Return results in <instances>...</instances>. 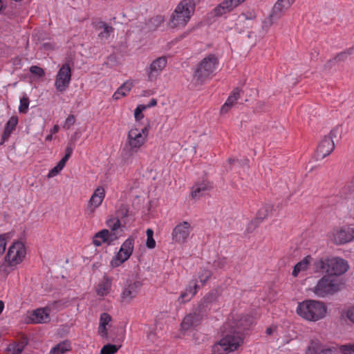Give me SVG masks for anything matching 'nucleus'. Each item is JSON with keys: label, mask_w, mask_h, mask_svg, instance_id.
<instances>
[{"label": "nucleus", "mask_w": 354, "mask_h": 354, "mask_svg": "<svg viewBox=\"0 0 354 354\" xmlns=\"http://www.w3.org/2000/svg\"><path fill=\"white\" fill-rule=\"evenodd\" d=\"M252 318L242 314L232 315L227 323L229 331L212 348V354H227L238 349L243 342L239 330L249 326Z\"/></svg>", "instance_id": "1"}, {"label": "nucleus", "mask_w": 354, "mask_h": 354, "mask_svg": "<svg viewBox=\"0 0 354 354\" xmlns=\"http://www.w3.org/2000/svg\"><path fill=\"white\" fill-rule=\"evenodd\" d=\"M295 311L303 319L316 322L327 316L328 306L322 301L306 299L297 304Z\"/></svg>", "instance_id": "2"}, {"label": "nucleus", "mask_w": 354, "mask_h": 354, "mask_svg": "<svg viewBox=\"0 0 354 354\" xmlns=\"http://www.w3.org/2000/svg\"><path fill=\"white\" fill-rule=\"evenodd\" d=\"M149 124L137 123L133 125L128 131L125 147L123 153L125 155H133L137 153L146 143L149 133Z\"/></svg>", "instance_id": "3"}, {"label": "nucleus", "mask_w": 354, "mask_h": 354, "mask_svg": "<svg viewBox=\"0 0 354 354\" xmlns=\"http://www.w3.org/2000/svg\"><path fill=\"white\" fill-rule=\"evenodd\" d=\"M348 262L342 258L334 256L317 259L313 262L315 272H324L328 276L335 277L344 274L348 269Z\"/></svg>", "instance_id": "4"}, {"label": "nucleus", "mask_w": 354, "mask_h": 354, "mask_svg": "<svg viewBox=\"0 0 354 354\" xmlns=\"http://www.w3.org/2000/svg\"><path fill=\"white\" fill-rule=\"evenodd\" d=\"M195 8L194 0H181L171 15L169 27L175 30L184 28L194 15Z\"/></svg>", "instance_id": "5"}, {"label": "nucleus", "mask_w": 354, "mask_h": 354, "mask_svg": "<svg viewBox=\"0 0 354 354\" xmlns=\"http://www.w3.org/2000/svg\"><path fill=\"white\" fill-rule=\"evenodd\" d=\"M26 249L21 241H15L8 248L3 261L0 264V273L8 275L15 270L26 258Z\"/></svg>", "instance_id": "6"}, {"label": "nucleus", "mask_w": 354, "mask_h": 354, "mask_svg": "<svg viewBox=\"0 0 354 354\" xmlns=\"http://www.w3.org/2000/svg\"><path fill=\"white\" fill-rule=\"evenodd\" d=\"M342 282L336 277L324 275L319 279L317 284L309 289L315 295L324 298L339 292Z\"/></svg>", "instance_id": "7"}, {"label": "nucleus", "mask_w": 354, "mask_h": 354, "mask_svg": "<svg viewBox=\"0 0 354 354\" xmlns=\"http://www.w3.org/2000/svg\"><path fill=\"white\" fill-rule=\"evenodd\" d=\"M218 64V58L214 55L205 57L198 64L194 72V78L199 82H203L216 70Z\"/></svg>", "instance_id": "8"}, {"label": "nucleus", "mask_w": 354, "mask_h": 354, "mask_svg": "<svg viewBox=\"0 0 354 354\" xmlns=\"http://www.w3.org/2000/svg\"><path fill=\"white\" fill-rule=\"evenodd\" d=\"M136 237L129 236L121 245L118 252L110 261L112 268H117L127 261L132 255L134 250Z\"/></svg>", "instance_id": "9"}, {"label": "nucleus", "mask_w": 354, "mask_h": 354, "mask_svg": "<svg viewBox=\"0 0 354 354\" xmlns=\"http://www.w3.org/2000/svg\"><path fill=\"white\" fill-rule=\"evenodd\" d=\"M106 190L103 186H97L92 193L88 201L85 213L89 216H93L97 208H99L105 198Z\"/></svg>", "instance_id": "10"}, {"label": "nucleus", "mask_w": 354, "mask_h": 354, "mask_svg": "<svg viewBox=\"0 0 354 354\" xmlns=\"http://www.w3.org/2000/svg\"><path fill=\"white\" fill-rule=\"evenodd\" d=\"M354 239V227L351 225H344L334 229L332 240L337 245H344Z\"/></svg>", "instance_id": "11"}, {"label": "nucleus", "mask_w": 354, "mask_h": 354, "mask_svg": "<svg viewBox=\"0 0 354 354\" xmlns=\"http://www.w3.org/2000/svg\"><path fill=\"white\" fill-rule=\"evenodd\" d=\"M71 80V69L68 64H63L59 69L55 80V86L59 92L65 91Z\"/></svg>", "instance_id": "12"}, {"label": "nucleus", "mask_w": 354, "mask_h": 354, "mask_svg": "<svg viewBox=\"0 0 354 354\" xmlns=\"http://www.w3.org/2000/svg\"><path fill=\"white\" fill-rule=\"evenodd\" d=\"M167 64V58L165 56L159 57L153 60L145 71L147 81L155 82L164 71Z\"/></svg>", "instance_id": "13"}, {"label": "nucleus", "mask_w": 354, "mask_h": 354, "mask_svg": "<svg viewBox=\"0 0 354 354\" xmlns=\"http://www.w3.org/2000/svg\"><path fill=\"white\" fill-rule=\"evenodd\" d=\"M120 236L118 232H109L107 229H102L95 234L92 243L96 247H100L103 244L112 245Z\"/></svg>", "instance_id": "14"}, {"label": "nucleus", "mask_w": 354, "mask_h": 354, "mask_svg": "<svg viewBox=\"0 0 354 354\" xmlns=\"http://www.w3.org/2000/svg\"><path fill=\"white\" fill-rule=\"evenodd\" d=\"M295 0H277L274 5L268 21L263 22V26H270L273 21L280 18L284 12L288 10Z\"/></svg>", "instance_id": "15"}, {"label": "nucleus", "mask_w": 354, "mask_h": 354, "mask_svg": "<svg viewBox=\"0 0 354 354\" xmlns=\"http://www.w3.org/2000/svg\"><path fill=\"white\" fill-rule=\"evenodd\" d=\"M192 230L191 224L187 221L179 223L174 228L171 237L174 242L177 243H185Z\"/></svg>", "instance_id": "16"}, {"label": "nucleus", "mask_w": 354, "mask_h": 354, "mask_svg": "<svg viewBox=\"0 0 354 354\" xmlns=\"http://www.w3.org/2000/svg\"><path fill=\"white\" fill-rule=\"evenodd\" d=\"M139 282L127 281L122 287L120 295V302L123 304H129L136 298L140 288Z\"/></svg>", "instance_id": "17"}, {"label": "nucleus", "mask_w": 354, "mask_h": 354, "mask_svg": "<svg viewBox=\"0 0 354 354\" xmlns=\"http://www.w3.org/2000/svg\"><path fill=\"white\" fill-rule=\"evenodd\" d=\"M201 317L197 313H190L186 315L180 326V333L182 335H189L201 323Z\"/></svg>", "instance_id": "18"}, {"label": "nucleus", "mask_w": 354, "mask_h": 354, "mask_svg": "<svg viewBox=\"0 0 354 354\" xmlns=\"http://www.w3.org/2000/svg\"><path fill=\"white\" fill-rule=\"evenodd\" d=\"M246 0H223L212 10L215 17H221L230 12Z\"/></svg>", "instance_id": "19"}, {"label": "nucleus", "mask_w": 354, "mask_h": 354, "mask_svg": "<svg viewBox=\"0 0 354 354\" xmlns=\"http://www.w3.org/2000/svg\"><path fill=\"white\" fill-rule=\"evenodd\" d=\"M335 144L332 138L324 137L319 143L316 151L317 160H322L328 156L334 149Z\"/></svg>", "instance_id": "20"}, {"label": "nucleus", "mask_w": 354, "mask_h": 354, "mask_svg": "<svg viewBox=\"0 0 354 354\" xmlns=\"http://www.w3.org/2000/svg\"><path fill=\"white\" fill-rule=\"evenodd\" d=\"M28 320L35 324L47 323L50 321V309L48 308H37L29 313Z\"/></svg>", "instance_id": "21"}, {"label": "nucleus", "mask_w": 354, "mask_h": 354, "mask_svg": "<svg viewBox=\"0 0 354 354\" xmlns=\"http://www.w3.org/2000/svg\"><path fill=\"white\" fill-rule=\"evenodd\" d=\"M111 320L112 318L109 314L103 313L100 315L97 333L101 337L109 338V331L111 328Z\"/></svg>", "instance_id": "22"}, {"label": "nucleus", "mask_w": 354, "mask_h": 354, "mask_svg": "<svg viewBox=\"0 0 354 354\" xmlns=\"http://www.w3.org/2000/svg\"><path fill=\"white\" fill-rule=\"evenodd\" d=\"M212 275V272L207 267L201 268L200 270L194 276L193 279L190 281L191 283H195L200 286V288L204 286Z\"/></svg>", "instance_id": "23"}, {"label": "nucleus", "mask_w": 354, "mask_h": 354, "mask_svg": "<svg viewBox=\"0 0 354 354\" xmlns=\"http://www.w3.org/2000/svg\"><path fill=\"white\" fill-rule=\"evenodd\" d=\"M198 289H200V286L198 283L192 284L189 283L185 291L180 294L178 301L180 303H185L189 301L196 295Z\"/></svg>", "instance_id": "24"}, {"label": "nucleus", "mask_w": 354, "mask_h": 354, "mask_svg": "<svg viewBox=\"0 0 354 354\" xmlns=\"http://www.w3.org/2000/svg\"><path fill=\"white\" fill-rule=\"evenodd\" d=\"M111 287L112 280L108 277H104L96 287V293L98 296L105 297L111 292Z\"/></svg>", "instance_id": "25"}, {"label": "nucleus", "mask_w": 354, "mask_h": 354, "mask_svg": "<svg viewBox=\"0 0 354 354\" xmlns=\"http://www.w3.org/2000/svg\"><path fill=\"white\" fill-rule=\"evenodd\" d=\"M241 91L239 88H234L230 95L227 99L225 103L222 106L221 109V112L222 113H226L233 106V105L236 103L237 100L240 97Z\"/></svg>", "instance_id": "26"}, {"label": "nucleus", "mask_w": 354, "mask_h": 354, "mask_svg": "<svg viewBox=\"0 0 354 354\" xmlns=\"http://www.w3.org/2000/svg\"><path fill=\"white\" fill-rule=\"evenodd\" d=\"M133 86V82L132 80L126 81L113 93V98L115 100H118L123 97H125L130 92Z\"/></svg>", "instance_id": "27"}, {"label": "nucleus", "mask_w": 354, "mask_h": 354, "mask_svg": "<svg viewBox=\"0 0 354 354\" xmlns=\"http://www.w3.org/2000/svg\"><path fill=\"white\" fill-rule=\"evenodd\" d=\"M311 263L310 256L304 257L301 261L298 262L293 268L292 275L294 277H298L300 274L304 272L308 268Z\"/></svg>", "instance_id": "28"}, {"label": "nucleus", "mask_w": 354, "mask_h": 354, "mask_svg": "<svg viewBox=\"0 0 354 354\" xmlns=\"http://www.w3.org/2000/svg\"><path fill=\"white\" fill-rule=\"evenodd\" d=\"M19 120L18 117L16 115H12L7 122L3 135H2V139L3 141H6L8 139L12 131L15 129L17 124H18Z\"/></svg>", "instance_id": "29"}, {"label": "nucleus", "mask_w": 354, "mask_h": 354, "mask_svg": "<svg viewBox=\"0 0 354 354\" xmlns=\"http://www.w3.org/2000/svg\"><path fill=\"white\" fill-rule=\"evenodd\" d=\"M95 29L99 32L98 36L102 39H107L113 32V28L103 21L96 23Z\"/></svg>", "instance_id": "30"}, {"label": "nucleus", "mask_w": 354, "mask_h": 354, "mask_svg": "<svg viewBox=\"0 0 354 354\" xmlns=\"http://www.w3.org/2000/svg\"><path fill=\"white\" fill-rule=\"evenodd\" d=\"M210 187L209 183L203 181L201 183L196 184L192 187L191 192L193 198H199L203 196L205 192Z\"/></svg>", "instance_id": "31"}, {"label": "nucleus", "mask_w": 354, "mask_h": 354, "mask_svg": "<svg viewBox=\"0 0 354 354\" xmlns=\"http://www.w3.org/2000/svg\"><path fill=\"white\" fill-rule=\"evenodd\" d=\"M71 349L69 341H63L53 347L48 354H64Z\"/></svg>", "instance_id": "32"}, {"label": "nucleus", "mask_w": 354, "mask_h": 354, "mask_svg": "<svg viewBox=\"0 0 354 354\" xmlns=\"http://www.w3.org/2000/svg\"><path fill=\"white\" fill-rule=\"evenodd\" d=\"M322 350V344L318 339H313L308 345L306 354H319Z\"/></svg>", "instance_id": "33"}, {"label": "nucleus", "mask_w": 354, "mask_h": 354, "mask_svg": "<svg viewBox=\"0 0 354 354\" xmlns=\"http://www.w3.org/2000/svg\"><path fill=\"white\" fill-rule=\"evenodd\" d=\"M272 210L273 206L272 205H265L259 209L257 217L258 219L263 220L271 215Z\"/></svg>", "instance_id": "34"}, {"label": "nucleus", "mask_w": 354, "mask_h": 354, "mask_svg": "<svg viewBox=\"0 0 354 354\" xmlns=\"http://www.w3.org/2000/svg\"><path fill=\"white\" fill-rule=\"evenodd\" d=\"M106 224L110 229L109 232H117V230L121 227L120 220L118 218L113 216L106 220Z\"/></svg>", "instance_id": "35"}, {"label": "nucleus", "mask_w": 354, "mask_h": 354, "mask_svg": "<svg viewBox=\"0 0 354 354\" xmlns=\"http://www.w3.org/2000/svg\"><path fill=\"white\" fill-rule=\"evenodd\" d=\"M66 164V163L65 162H64L62 160H60L59 162L49 171L48 174H47V178H52L57 176L64 169Z\"/></svg>", "instance_id": "36"}, {"label": "nucleus", "mask_w": 354, "mask_h": 354, "mask_svg": "<svg viewBox=\"0 0 354 354\" xmlns=\"http://www.w3.org/2000/svg\"><path fill=\"white\" fill-rule=\"evenodd\" d=\"M29 98L26 94H24L19 100V113H26L29 107Z\"/></svg>", "instance_id": "37"}, {"label": "nucleus", "mask_w": 354, "mask_h": 354, "mask_svg": "<svg viewBox=\"0 0 354 354\" xmlns=\"http://www.w3.org/2000/svg\"><path fill=\"white\" fill-rule=\"evenodd\" d=\"M147 234V241H146V247L148 249H153L156 248V243L155 239H153V231L149 228L146 231Z\"/></svg>", "instance_id": "38"}, {"label": "nucleus", "mask_w": 354, "mask_h": 354, "mask_svg": "<svg viewBox=\"0 0 354 354\" xmlns=\"http://www.w3.org/2000/svg\"><path fill=\"white\" fill-rule=\"evenodd\" d=\"M147 109L144 104H139L137 106L136 109L134 110V118L136 122L140 123L139 122L144 118L143 111Z\"/></svg>", "instance_id": "39"}, {"label": "nucleus", "mask_w": 354, "mask_h": 354, "mask_svg": "<svg viewBox=\"0 0 354 354\" xmlns=\"http://www.w3.org/2000/svg\"><path fill=\"white\" fill-rule=\"evenodd\" d=\"M120 347V346H117L115 344H106L102 348L100 351V354H115L118 352Z\"/></svg>", "instance_id": "40"}, {"label": "nucleus", "mask_w": 354, "mask_h": 354, "mask_svg": "<svg viewBox=\"0 0 354 354\" xmlns=\"http://www.w3.org/2000/svg\"><path fill=\"white\" fill-rule=\"evenodd\" d=\"M7 350L10 354H20L24 350L22 344H10L7 347Z\"/></svg>", "instance_id": "41"}, {"label": "nucleus", "mask_w": 354, "mask_h": 354, "mask_svg": "<svg viewBox=\"0 0 354 354\" xmlns=\"http://www.w3.org/2000/svg\"><path fill=\"white\" fill-rule=\"evenodd\" d=\"M10 239V234H3L0 235V256L5 252L7 242Z\"/></svg>", "instance_id": "42"}, {"label": "nucleus", "mask_w": 354, "mask_h": 354, "mask_svg": "<svg viewBox=\"0 0 354 354\" xmlns=\"http://www.w3.org/2000/svg\"><path fill=\"white\" fill-rule=\"evenodd\" d=\"M227 264L226 259L224 258H218L215 260L212 266L213 269L216 271L222 270L225 268Z\"/></svg>", "instance_id": "43"}, {"label": "nucleus", "mask_w": 354, "mask_h": 354, "mask_svg": "<svg viewBox=\"0 0 354 354\" xmlns=\"http://www.w3.org/2000/svg\"><path fill=\"white\" fill-rule=\"evenodd\" d=\"M30 72L37 78L42 77L45 75V72L43 68L37 66H32L30 68Z\"/></svg>", "instance_id": "44"}, {"label": "nucleus", "mask_w": 354, "mask_h": 354, "mask_svg": "<svg viewBox=\"0 0 354 354\" xmlns=\"http://www.w3.org/2000/svg\"><path fill=\"white\" fill-rule=\"evenodd\" d=\"M75 122V117L73 115H69L64 122L62 127L65 129H69Z\"/></svg>", "instance_id": "45"}, {"label": "nucleus", "mask_w": 354, "mask_h": 354, "mask_svg": "<svg viewBox=\"0 0 354 354\" xmlns=\"http://www.w3.org/2000/svg\"><path fill=\"white\" fill-rule=\"evenodd\" d=\"M59 131V125L55 124L53 127V128L50 129L49 134L46 136V138H45L46 141L50 142L53 138V135L58 133Z\"/></svg>", "instance_id": "46"}, {"label": "nucleus", "mask_w": 354, "mask_h": 354, "mask_svg": "<svg viewBox=\"0 0 354 354\" xmlns=\"http://www.w3.org/2000/svg\"><path fill=\"white\" fill-rule=\"evenodd\" d=\"M73 147L72 146V144L71 142H69L66 148V154L61 160H62L64 162H65L66 163V162L71 157V156L73 153Z\"/></svg>", "instance_id": "47"}, {"label": "nucleus", "mask_w": 354, "mask_h": 354, "mask_svg": "<svg viewBox=\"0 0 354 354\" xmlns=\"http://www.w3.org/2000/svg\"><path fill=\"white\" fill-rule=\"evenodd\" d=\"M319 354H338V349L335 346L322 348Z\"/></svg>", "instance_id": "48"}, {"label": "nucleus", "mask_w": 354, "mask_h": 354, "mask_svg": "<svg viewBox=\"0 0 354 354\" xmlns=\"http://www.w3.org/2000/svg\"><path fill=\"white\" fill-rule=\"evenodd\" d=\"M340 351L343 354H354V344L342 346Z\"/></svg>", "instance_id": "49"}, {"label": "nucleus", "mask_w": 354, "mask_h": 354, "mask_svg": "<svg viewBox=\"0 0 354 354\" xmlns=\"http://www.w3.org/2000/svg\"><path fill=\"white\" fill-rule=\"evenodd\" d=\"M345 313L348 319L354 324V306L347 308Z\"/></svg>", "instance_id": "50"}, {"label": "nucleus", "mask_w": 354, "mask_h": 354, "mask_svg": "<svg viewBox=\"0 0 354 354\" xmlns=\"http://www.w3.org/2000/svg\"><path fill=\"white\" fill-rule=\"evenodd\" d=\"M339 134V127H336L335 129H333L330 134L327 136H325L326 138H332V140H333V138H337Z\"/></svg>", "instance_id": "51"}, {"label": "nucleus", "mask_w": 354, "mask_h": 354, "mask_svg": "<svg viewBox=\"0 0 354 354\" xmlns=\"http://www.w3.org/2000/svg\"><path fill=\"white\" fill-rule=\"evenodd\" d=\"M254 18V15L252 13H250L248 15L247 13H243L239 16V19L243 20V19H252Z\"/></svg>", "instance_id": "52"}, {"label": "nucleus", "mask_w": 354, "mask_h": 354, "mask_svg": "<svg viewBox=\"0 0 354 354\" xmlns=\"http://www.w3.org/2000/svg\"><path fill=\"white\" fill-rule=\"evenodd\" d=\"M80 137V133L78 131L75 132L71 138L70 142L73 145L74 144Z\"/></svg>", "instance_id": "53"}, {"label": "nucleus", "mask_w": 354, "mask_h": 354, "mask_svg": "<svg viewBox=\"0 0 354 354\" xmlns=\"http://www.w3.org/2000/svg\"><path fill=\"white\" fill-rule=\"evenodd\" d=\"M157 104V101L155 99H151V101L149 102V104L147 105H145L146 106H147V108H150L151 106H156Z\"/></svg>", "instance_id": "54"}, {"label": "nucleus", "mask_w": 354, "mask_h": 354, "mask_svg": "<svg viewBox=\"0 0 354 354\" xmlns=\"http://www.w3.org/2000/svg\"><path fill=\"white\" fill-rule=\"evenodd\" d=\"M216 295L214 292L209 293V295L207 297V299H208L209 302L212 301L214 299H215Z\"/></svg>", "instance_id": "55"}, {"label": "nucleus", "mask_w": 354, "mask_h": 354, "mask_svg": "<svg viewBox=\"0 0 354 354\" xmlns=\"http://www.w3.org/2000/svg\"><path fill=\"white\" fill-rule=\"evenodd\" d=\"M4 308V303L0 300V314L3 312Z\"/></svg>", "instance_id": "56"}, {"label": "nucleus", "mask_w": 354, "mask_h": 354, "mask_svg": "<svg viewBox=\"0 0 354 354\" xmlns=\"http://www.w3.org/2000/svg\"><path fill=\"white\" fill-rule=\"evenodd\" d=\"M266 333L269 335H271L272 333V329L271 328H267Z\"/></svg>", "instance_id": "57"}, {"label": "nucleus", "mask_w": 354, "mask_h": 354, "mask_svg": "<svg viewBox=\"0 0 354 354\" xmlns=\"http://www.w3.org/2000/svg\"><path fill=\"white\" fill-rule=\"evenodd\" d=\"M3 3H2V1H1V0H0V10H2V9H3Z\"/></svg>", "instance_id": "58"}]
</instances>
